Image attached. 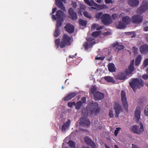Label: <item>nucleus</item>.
Here are the masks:
<instances>
[{"label":"nucleus","instance_id":"f257e3e1","mask_svg":"<svg viewBox=\"0 0 148 148\" xmlns=\"http://www.w3.org/2000/svg\"><path fill=\"white\" fill-rule=\"evenodd\" d=\"M71 37L66 34H63L61 42L60 39L59 38L55 40V45L58 48L59 47L61 48H64L66 46H69L71 45Z\"/></svg>","mask_w":148,"mask_h":148},{"label":"nucleus","instance_id":"f03ea898","mask_svg":"<svg viewBox=\"0 0 148 148\" xmlns=\"http://www.w3.org/2000/svg\"><path fill=\"white\" fill-rule=\"evenodd\" d=\"M129 85L135 92L137 89L143 86L144 83L142 79L139 80L137 78H134L131 79L129 82Z\"/></svg>","mask_w":148,"mask_h":148},{"label":"nucleus","instance_id":"7ed1b4c3","mask_svg":"<svg viewBox=\"0 0 148 148\" xmlns=\"http://www.w3.org/2000/svg\"><path fill=\"white\" fill-rule=\"evenodd\" d=\"M97 89L95 86H92L90 89L89 93L93 94L94 98L96 100L102 99L104 97V94L99 91H97Z\"/></svg>","mask_w":148,"mask_h":148},{"label":"nucleus","instance_id":"20e7f679","mask_svg":"<svg viewBox=\"0 0 148 148\" xmlns=\"http://www.w3.org/2000/svg\"><path fill=\"white\" fill-rule=\"evenodd\" d=\"M88 110L85 113V114L87 116L88 115V111L91 112V114H96L99 112L100 108L97 103L90 102L88 105Z\"/></svg>","mask_w":148,"mask_h":148},{"label":"nucleus","instance_id":"39448f33","mask_svg":"<svg viewBox=\"0 0 148 148\" xmlns=\"http://www.w3.org/2000/svg\"><path fill=\"white\" fill-rule=\"evenodd\" d=\"M101 19L102 22L105 25H108L112 23L110 15L108 14H103L101 17Z\"/></svg>","mask_w":148,"mask_h":148},{"label":"nucleus","instance_id":"423d86ee","mask_svg":"<svg viewBox=\"0 0 148 148\" xmlns=\"http://www.w3.org/2000/svg\"><path fill=\"white\" fill-rule=\"evenodd\" d=\"M65 16V14L64 12L61 10H59L56 12V15L54 14L52 15V18L54 20H56L57 19L58 20H63Z\"/></svg>","mask_w":148,"mask_h":148},{"label":"nucleus","instance_id":"0eeeda50","mask_svg":"<svg viewBox=\"0 0 148 148\" xmlns=\"http://www.w3.org/2000/svg\"><path fill=\"white\" fill-rule=\"evenodd\" d=\"M148 9V2L145 0L143 1L142 5L137 10V12L139 14H142Z\"/></svg>","mask_w":148,"mask_h":148},{"label":"nucleus","instance_id":"6e6552de","mask_svg":"<svg viewBox=\"0 0 148 148\" xmlns=\"http://www.w3.org/2000/svg\"><path fill=\"white\" fill-rule=\"evenodd\" d=\"M85 2L90 6H94L99 9H104L106 6L105 5H101L95 2L93 0H84Z\"/></svg>","mask_w":148,"mask_h":148},{"label":"nucleus","instance_id":"1a4fd4ad","mask_svg":"<svg viewBox=\"0 0 148 148\" xmlns=\"http://www.w3.org/2000/svg\"><path fill=\"white\" fill-rule=\"evenodd\" d=\"M79 125L84 127H89L90 125V122L87 117H82L80 118Z\"/></svg>","mask_w":148,"mask_h":148},{"label":"nucleus","instance_id":"9d476101","mask_svg":"<svg viewBox=\"0 0 148 148\" xmlns=\"http://www.w3.org/2000/svg\"><path fill=\"white\" fill-rule=\"evenodd\" d=\"M143 19V16L140 15H134L132 17V21L133 23L140 24L142 22Z\"/></svg>","mask_w":148,"mask_h":148},{"label":"nucleus","instance_id":"9b49d317","mask_svg":"<svg viewBox=\"0 0 148 148\" xmlns=\"http://www.w3.org/2000/svg\"><path fill=\"white\" fill-rule=\"evenodd\" d=\"M121 99L123 106L126 110H127L128 104L127 101V98L126 97L125 93L124 91L122 90L121 91Z\"/></svg>","mask_w":148,"mask_h":148},{"label":"nucleus","instance_id":"f8f14e48","mask_svg":"<svg viewBox=\"0 0 148 148\" xmlns=\"http://www.w3.org/2000/svg\"><path fill=\"white\" fill-rule=\"evenodd\" d=\"M84 140L85 143L87 145L90 146L92 148H96L95 144L88 136H86L85 137Z\"/></svg>","mask_w":148,"mask_h":148},{"label":"nucleus","instance_id":"ddd939ff","mask_svg":"<svg viewBox=\"0 0 148 148\" xmlns=\"http://www.w3.org/2000/svg\"><path fill=\"white\" fill-rule=\"evenodd\" d=\"M140 50L141 53L146 54L148 53V45L144 44L140 46Z\"/></svg>","mask_w":148,"mask_h":148},{"label":"nucleus","instance_id":"4468645a","mask_svg":"<svg viewBox=\"0 0 148 148\" xmlns=\"http://www.w3.org/2000/svg\"><path fill=\"white\" fill-rule=\"evenodd\" d=\"M65 30L69 33H72L74 32V26L70 24H67L64 27Z\"/></svg>","mask_w":148,"mask_h":148},{"label":"nucleus","instance_id":"2eb2a0df","mask_svg":"<svg viewBox=\"0 0 148 148\" xmlns=\"http://www.w3.org/2000/svg\"><path fill=\"white\" fill-rule=\"evenodd\" d=\"M114 108L115 110V117L117 118L119 116V113L122 112V110L120 106L117 103L115 104Z\"/></svg>","mask_w":148,"mask_h":148},{"label":"nucleus","instance_id":"dca6fc26","mask_svg":"<svg viewBox=\"0 0 148 148\" xmlns=\"http://www.w3.org/2000/svg\"><path fill=\"white\" fill-rule=\"evenodd\" d=\"M69 13L72 20H76L77 18V14L73 10L70 8L69 10Z\"/></svg>","mask_w":148,"mask_h":148},{"label":"nucleus","instance_id":"f3484780","mask_svg":"<svg viewBox=\"0 0 148 148\" xmlns=\"http://www.w3.org/2000/svg\"><path fill=\"white\" fill-rule=\"evenodd\" d=\"M71 123L70 120L68 119L67 121L64 123L62 128V132H65L66 130L69 128Z\"/></svg>","mask_w":148,"mask_h":148},{"label":"nucleus","instance_id":"a211bd4d","mask_svg":"<svg viewBox=\"0 0 148 148\" xmlns=\"http://www.w3.org/2000/svg\"><path fill=\"white\" fill-rule=\"evenodd\" d=\"M141 110L140 108L136 107L135 111V117L137 119V122H138L140 118Z\"/></svg>","mask_w":148,"mask_h":148},{"label":"nucleus","instance_id":"6ab92c4d","mask_svg":"<svg viewBox=\"0 0 148 148\" xmlns=\"http://www.w3.org/2000/svg\"><path fill=\"white\" fill-rule=\"evenodd\" d=\"M56 4L57 6L63 11H65V8L62 2L60 0H55Z\"/></svg>","mask_w":148,"mask_h":148},{"label":"nucleus","instance_id":"aec40b11","mask_svg":"<svg viewBox=\"0 0 148 148\" xmlns=\"http://www.w3.org/2000/svg\"><path fill=\"white\" fill-rule=\"evenodd\" d=\"M127 77V75L124 72L119 73L116 76V79L118 80H125Z\"/></svg>","mask_w":148,"mask_h":148},{"label":"nucleus","instance_id":"412c9836","mask_svg":"<svg viewBox=\"0 0 148 148\" xmlns=\"http://www.w3.org/2000/svg\"><path fill=\"white\" fill-rule=\"evenodd\" d=\"M76 95L77 93L75 92L70 93L67 95V96L64 97V100L65 101L70 100L72 98L74 97Z\"/></svg>","mask_w":148,"mask_h":148},{"label":"nucleus","instance_id":"4be33fe9","mask_svg":"<svg viewBox=\"0 0 148 148\" xmlns=\"http://www.w3.org/2000/svg\"><path fill=\"white\" fill-rule=\"evenodd\" d=\"M128 3L131 6L135 7L139 4V0H129Z\"/></svg>","mask_w":148,"mask_h":148},{"label":"nucleus","instance_id":"5701e85b","mask_svg":"<svg viewBox=\"0 0 148 148\" xmlns=\"http://www.w3.org/2000/svg\"><path fill=\"white\" fill-rule=\"evenodd\" d=\"M122 21L123 23L127 25L131 22V19L128 16H125L122 18Z\"/></svg>","mask_w":148,"mask_h":148},{"label":"nucleus","instance_id":"b1692460","mask_svg":"<svg viewBox=\"0 0 148 148\" xmlns=\"http://www.w3.org/2000/svg\"><path fill=\"white\" fill-rule=\"evenodd\" d=\"M112 46L113 47H115L119 50H122L124 48V47L123 45L119 44L117 42L113 44H112Z\"/></svg>","mask_w":148,"mask_h":148},{"label":"nucleus","instance_id":"393cba45","mask_svg":"<svg viewBox=\"0 0 148 148\" xmlns=\"http://www.w3.org/2000/svg\"><path fill=\"white\" fill-rule=\"evenodd\" d=\"M108 69L109 71L111 72H114L116 69L115 68L114 64L113 63H110L108 64Z\"/></svg>","mask_w":148,"mask_h":148},{"label":"nucleus","instance_id":"a878e982","mask_svg":"<svg viewBox=\"0 0 148 148\" xmlns=\"http://www.w3.org/2000/svg\"><path fill=\"white\" fill-rule=\"evenodd\" d=\"M138 126L137 125H134L132 127L131 130L133 133L138 134Z\"/></svg>","mask_w":148,"mask_h":148},{"label":"nucleus","instance_id":"bb28decb","mask_svg":"<svg viewBox=\"0 0 148 148\" xmlns=\"http://www.w3.org/2000/svg\"><path fill=\"white\" fill-rule=\"evenodd\" d=\"M141 56L140 55H138L136 58L135 62V65L136 66H138L141 62Z\"/></svg>","mask_w":148,"mask_h":148},{"label":"nucleus","instance_id":"cd10ccee","mask_svg":"<svg viewBox=\"0 0 148 148\" xmlns=\"http://www.w3.org/2000/svg\"><path fill=\"white\" fill-rule=\"evenodd\" d=\"M117 27L118 28L121 29L125 28L126 27V25L123 23L121 21H119V24Z\"/></svg>","mask_w":148,"mask_h":148},{"label":"nucleus","instance_id":"c85d7f7f","mask_svg":"<svg viewBox=\"0 0 148 148\" xmlns=\"http://www.w3.org/2000/svg\"><path fill=\"white\" fill-rule=\"evenodd\" d=\"M82 105V102L81 101H78L75 105V108L77 110L79 109Z\"/></svg>","mask_w":148,"mask_h":148},{"label":"nucleus","instance_id":"c756f323","mask_svg":"<svg viewBox=\"0 0 148 148\" xmlns=\"http://www.w3.org/2000/svg\"><path fill=\"white\" fill-rule=\"evenodd\" d=\"M104 78L108 82H115L114 79L110 76L105 77Z\"/></svg>","mask_w":148,"mask_h":148},{"label":"nucleus","instance_id":"7c9ffc66","mask_svg":"<svg viewBox=\"0 0 148 148\" xmlns=\"http://www.w3.org/2000/svg\"><path fill=\"white\" fill-rule=\"evenodd\" d=\"M101 32V31L94 32L92 33V36L95 37H97L100 35Z\"/></svg>","mask_w":148,"mask_h":148},{"label":"nucleus","instance_id":"2f4dec72","mask_svg":"<svg viewBox=\"0 0 148 148\" xmlns=\"http://www.w3.org/2000/svg\"><path fill=\"white\" fill-rule=\"evenodd\" d=\"M60 34V29L56 28L54 34V36L55 37H57L59 36Z\"/></svg>","mask_w":148,"mask_h":148},{"label":"nucleus","instance_id":"473e14b6","mask_svg":"<svg viewBox=\"0 0 148 148\" xmlns=\"http://www.w3.org/2000/svg\"><path fill=\"white\" fill-rule=\"evenodd\" d=\"M79 23L80 25L84 26H86L87 24L86 21L81 19L79 20Z\"/></svg>","mask_w":148,"mask_h":148},{"label":"nucleus","instance_id":"72a5a7b5","mask_svg":"<svg viewBox=\"0 0 148 148\" xmlns=\"http://www.w3.org/2000/svg\"><path fill=\"white\" fill-rule=\"evenodd\" d=\"M63 21V20H58L56 25V29H60V28L61 26L62 25V21Z\"/></svg>","mask_w":148,"mask_h":148},{"label":"nucleus","instance_id":"f704fd0d","mask_svg":"<svg viewBox=\"0 0 148 148\" xmlns=\"http://www.w3.org/2000/svg\"><path fill=\"white\" fill-rule=\"evenodd\" d=\"M140 128L139 130H138V132L139 133V134H140L141 133L143 132L144 130L143 126V124L140 122Z\"/></svg>","mask_w":148,"mask_h":148},{"label":"nucleus","instance_id":"c9c22d12","mask_svg":"<svg viewBox=\"0 0 148 148\" xmlns=\"http://www.w3.org/2000/svg\"><path fill=\"white\" fill-rule=\"evenodd\" d=\"M124 72L126 74L127 76L130 75H132V72L129 70L128 69L125 70Z\"/></svg>","mask_w":148,"mask_h":148},{"label":"nucleus","instance_id":"e433bc0d","mask_svg":"<svg viewBox=\"0 0 148 148\" xmlns=\"http://www.w3.org/2000/svg\"><path fill=\"white\" fill-rule=\"evenodd\" d=\"M103 13L100 12L97 13L95 15V17L96 18L98 19H101V17Z\"/></svg>","mask_w":148,"mask_h":148},{"label":"nucleus","instance_id":"4c0bfd02","mask_svg":"<svg viewBox=\"0 0 148 148\" xmlns=\"http://www.w3.org/2000/svg\"><path fill=\"white\" fill-rule=\"evenodd\" d=\"M83 14L84 16L87 18H91V16L90 14H89L87 12L85 11L83 12Z\"/></svg>","mask_w":148,"mask_h":148},{"label":"nucleus","instance_id":"58836bf2","mask_svg":"<svg viewBox=\"0 0 148 148\" xmlns=\"http://www.w3.org/2000/svg\"><path fill=\"white\" fill-rule=\"evenodd\" d=\"M148 65V58L146 59H145L143 62V67L144 68L146 66Z\"/></svg>","mask_w":148,"mask_h":148},{"label":"nucleus","instance_id":"ea45409f","mask_svg":"<svg viewBox=\"0 0 148 148\" xmlns=\"http://www.w3.org/2000/svg\"><path fill=\"white\" fill-rule=\"evenodd\" d=\"M69 146L71 147L75 148V143L72 141H69L68 142Z\"/></svg>","mask_w":148,"mask_h":148},{"label":"nucleus","instance_id":"a19ab883","mask_svg":"<svg viewBox=\"0 0 148 148\" xmlns=\"http://www.w3.org/2000/svg\"><path fill=\"white\" fill-rule=\"evenodd\" d=\"M144 114L146 116H148V104L147 105L144 109Z\"/></svg>","mask_w":148,"mask_h":148},{"label":"nucleus","instance_id":"79ce46f5","mask_svg":"<svg viewBox=\"0 0 148 148\" xmlns=\"http://www.w3.org/2000/svg\"><path fill=\"white\" fill-rule=\"evenodd\" d=\"M75 102H69L68 103V106L69 107H72L73 106H75Z\"/></svg>","mask_w":148,"mask_h":148},{"label":"nucleus","instance_id":"37998d69","mask_svg":"<svg viewBox=\"0 0 148 148\" xmlns=\"http://www.w3.org/2000/svg\"><path fill=\"white\" fill-rule=\"evenodd\" d=\"M118 15L116 14H114L112 15V18L113 20H115L117 19Z\"/></svg>","mask_w":148,"mask_h":148},{"label":"nucleus","instance_id":"c03bdc74","mask_svg":"<svg viewBox=\"0 0 148 148\" xmlns=\"http://www.w3.org/2000/svg\"><path fill=\"white\" fill-rule=\"evenodd\" d=\"M128 69H129V70L133 72L134 70V66H132L130 65Z\"/></svg>","mask_w":148,"mask_h":148},{"label":"nucleus","instance_id":"a18cd8bd","mask_svg":"<svg viewBox=\"0 0 148 148\" xmlns=\"http://www.w3.org/2000/svg\"><path fill=\"white\" fill-rule=\"evenodd\" d=\"M121 129V128L119 127H118L116 128V130H115L114 134L115 136H117L118 134V133L120 130Z\"/></svg>","mask_w":148,"mask_h":148},{"label":"nucleus","instance_id":"49530a36","mask_svg":"<svg viewBox=\"0 0 148 148\" xmlns=\"http://www.w3.org/2000/svg\"><path fill=\"white\" fill-rule=\"evenodd\" d=\"M83 46L85 49H88V42H85L83 45Z\"/></svg>","mask_w":148,"mask_h":148},{"label":"nucleus","instance_id":"de8ad7c7","mask_svg":"<svg viewBox=\"0 0 148 148\" xmlns=\"http://www.w3.org/2000/svg\"><path fill=\"white\" fill-rule=\"evenodd\" d=\"M133 50L134 54H136L138 53V49L136 47H133Z\"/></svg>","mask_w":148,"mask_h":148},{"label":"nucleus","instance_id":"09e8293b","mask_svg":"<svg viewBox=\"0 0 148 148\" xmlns=\"http://www.w3.org/2000/svg\"><path fill=\"white\" fill-rule=\"evenodd\" d=\"M105 58V57H98L96 56L95 57V59L97 60H101L102 61Z\"/></svg>","mask_w":148,"mask_h":148},{"label":"nucleus","instance_id":"8fccbe9b","mask_svg":"<svg viewBox=\"0 0 148 148\" xmlns=\"http://www.w3.org/2000/svg\"><path fill=\"white\" fill-rule=\"evenodd\" d=\"M98 25L97 23L92 24V25L91 29H95Z\"/></svg>","mask_w":148,"mask_h":148},{"label":"nucleus","instance_id":"3c124183","mask_svg":"<svg viewBox=\"0 0 148 148\" xmlns=\"http://www.w3.org/2000/svg\"><path fill=\"white\" fill-rule=\"evenodd\" d=\"M81 99L82 104H84L86 103V99L85 97H82Z\"/></svg>","mask_w":148,"mask_h":148},{"label":"nucleus","instance_id":"603ef678","mask_svg":"<svg viewBox=\"0 0 148 148\" xmlns=\"http://www.w3.org/2000/svg\"><path fill=\"white\" fill-rule=\"evenodd\" d=\"M109 116L110 117H112L113 116V112L112 110H110L109 111Z\"/></svg>","mask_w":148,"mask_h":148},{"label":"nucleus","instance_id":"864d4df0","mask_svg":"<svg viewBox=\"0 0 148 148\" xmlns=\"http://www.w3.org/2000/svg\"><path fill=\"white\" fill-rule=\"evenodd\" d=\"M112 0H105V2L106 3H113V2H112Z\"/></svg>","mask_w":148,"mask_h":148},{"label":"nucleus","instance_id":"5fc2aeb1","mask_svg":"<svg viewBox=\"0 0 148 148\" xmlns=\"http://www.w3.org/2000/svg\"><path fill=\"white\" fill-rule=\"evenodd\" d=\"M80 7L81 9L83 10L85 9L86 8V6L84 5L83 4L80 5Z\"/></svg>","mask_w":148,"mask_h":148},{"label":"nucleus","instance_id":"6e6d98bb","mask_svg":"<svg viewBox=\"0 0 148 148\" xmlns=\"http://www.w3.org/2000/svg\"><path fill=\"white\" fill-rule=\"evenodd\" d=\"M103 28V26H100L98 27H97L96 29L97 30H99Z\"/></svg>","mask_w":148,"mask_h":148},{"label":"nucleus","instance_id":"4d7b16f0","mask_svg":"<svg viewBox=\"0 0 148 148\" xmlns=\"http://www.w3.org/2000/svg\"><path fill=\"white\" fill-rule=\"evenodd\" d=\"M57 8L56 7L54 8L52 10V12L51 13V15L52 16V15L56 12V10H57Z\"/></svg>","mask_w":148,"mask_h":148},{"label":"nucleus","instance_id":"13d9d810","mask_svg":"<svg viewBox=\"0 0 148 148\" xmlns=\"http://www.w3.org/2000/svg\"><path fill=\"white\" fill-rule=\"evenodd\" d=\"M93 40V39L92 38L90 37L88 38L87 39H86L87 40L88 42H91Z\"/></svg>","mask_w":148,"mask_h":148},{"label":"nucleus","instance_id":"bf43d9fd","mask_svg":"<svg viewBox=\"0 0 148 148\" xmlns=\"http://www.w3.org/2000/svg\"><path fill=\"white\" fill-rule=\"evenodd\" d=\"M127 34L131 35L134 34V32H127L126 33Z\"/></svg>","mask_w":148,"mask_h":148},{"label":"nucleus","instance_id":"052dcab7","mask_svg":"<svg viewBox=\"0 0 148 148\" xmlns=\"http://www.w3.org/2000/svg\"><path fill=\"white\" fill-rule=\"evenodd\" d=\"M73 6L74 8H76L77 6V3L75 2H74L73 3Z\"/></svg>","mask_w":148,"mask_h":148},{"label":"nucleus","instance_id":"680f3d73","mask_svg":"<svg viewBox=\"0 0 148 148\" xmlns=\"http://www.w3.org/2000/svg\"><path fill=\"white\" fill-rule=\"evenodd\" d=\"M143 30L144 31H148V26L146 27L143 28Z\"/></svg>","mask_w":148,"mask_h":148},{"label":"nucleus","instance_id":"e2e57ef3","mask_svg":"<svg viewBox=\"0 0 148 148\" xmlns=\"http://www.w3.org/2000/svg\"><path fill=\"white\" fill-rule=\"evenodd\" d=\"M132 148H138V147L137 145H136L134 144H132Z\"/></svg>","mask_w":148,"mask_h":148},{"label":"nucleus","instance_id":"0e129e2a","mask_svg":"<svg viewBox=\"0 0 148 148\" xmlns=\"http://www.w3.org/2000/svg\"><path fill=\"white\" fill-rule=\"evenodd\" d=\"M134 60H133L131 62L130 65L134 66Z\"/></svg>","mask_w":148,"mask_h":148},{"label":"nucleus","instance_id":"69168bd1","mask_svg":"<svg viewBox=\"0 0 148 148\" xmlns=\"http://www.w3.org/2000/svg\"><path fill=\"white\" fill-rule=\"evenodd\" d=\"M76 54H77V53H76L75 55H74V56H72H72H71V55H70L69 56V57L70 58H74L75 57V56L76 55Z\"/></svg>","mask_w":148,"mask_h":148},{"label":"nucleus","instance_id":"338daca9","mask_svg":"<svg viewBox=\"0 0 148 148\" xmlns=\"http://www.w3.org/2000/svg\"><path fill=\"white\" fill-rule=\"evenodd\" d=\"M105 148H110V147L109 146H108L107 144H105Z\"/></svg>","mask_w":148,"mask_h":148},{"label":"nucleus","instance_id":"774afa93","mask_svg":"<svg viewBox=\"0 0 148 148\" xmlns=\"http://www.w3.org/2000/svg\"><path fill=\"white\" fill-rule=\"evenodd\" d=\"M97 2L98 3H100L101 2V1L102 0H97Z\"/></svg>","mask_w":148,"mask_h":148}]
</instances>
